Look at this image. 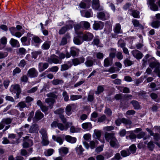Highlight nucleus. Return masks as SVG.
Returning a JSON list of instances; mask_svg holds the SVG:
<instances>
[{
  "instance_id": "nucleus-20",
  "label": "nucleus",
  "mask_w": 160,
  "mask_h": 160,
  "mask_svg": "<svg viewBox=\"0 0 160 160\" xmlns=\"http://www.w3.org/2000/svg\"><path fill=\"white\" fill-rule=\"evenodd\" d=\"M112 59L109 57L106 58L104 61V66L105 67H108L112 64Z\"/></svg>"
},
{
  "instance_id": "nucleus-8",
  "label": "nucleus",
  "mask_w": 160,
  "mask_h": 160,
  "mask_svg": "<svg viewBox=\"0 0 160 160\" xmlns=\"http://www.w3.org/2000/svg\"><path fill=\"white\" fill-rule=\"evenodd\" d=\"M72 28V26L71 24L67 25L62 27L59 31V33L60 35L63 34L65 33L67 30H70Z\"/></svg>"
},
{
  "instance_id": "nucleus-41",
  "label": "nucleus",
  "mask_w": 160,
  "mask_h": 160,
  "mask_svg": "<svg viewBox=\"0 0 160 160\" xmlns=\"http://www.w3.org/2000/svg\"><path fill=\"white\" fill-rule=\"evenodd\" d=\"M130 103L133 105L134 109H138L140 108V105L138 101L132 100L131 102Z\"/></svg>"
},
{
  "instance_id": "nucleus-4",
  "label": "nucleus",
  "mask_w": 160,
  "mask_h": 160,
  "mask_svg": "<svg viewBox=\"0 0 160 160\" xmlns=\"http://www.w3.org/2000/svg\"><path fill=\"white\" fill-rule=\"evenodd\" d=\"M11 91L12 92L16 93L17 98H19V94L21 92L20 86L18 84L12 85L11 88Z\"/></svg>"
},
{
  "instance_id": "nucleus-2",
  "label": "nucleus",
  "mask_w": 160,
  "mask_h": 160,
  "mask_svg": "<svg viewBox=\"0 0 160 160\" xmlns=\"http://www.w3.org/2000/svg\"><path fill=\"white\" fill-rule=\"evenodd\" d=\"M149 66L151 68H155L154 72L160 78V63L157 61L153 62L150 64Z\"/></svg>"
},
{
  "instance_id": "nucleus-63",
  "label": "nucleus",
  "mask_w": 160,
  "mask_h": 160,
  "mask_svg": "<svg viewBox=\"0 0 160 160\" xmlns=\"http://www.w3.org/2000/svg\"><path fill=\"white\" fill-rule=\"evenodd\" d=\"M26 52V49L23 48H22L19 49L18 53L20 55H24L25 54Z\"/></svg>"
},
{
  "instance_id": "nucleus-55",
  "label": "nucleus",
  "mask_w": 160,
  "mask_h": 160,
  "mask_svg": "<svg viewBox=\"0 0 160 160\" xmlns=\"http://www.w3.org/2000/svg\"><path fill=\"white\" fill-rule=\"evenodd\" d=\"M152 26L154 28H158L160 26V21L158 20H157L153 22L152 23Z\"/></svg>"
},
{
  "instance_id": "nucleus-9",
  "label": "nucleus",
  "mask_w": 160,
  "mask_h": 160,
  "mask_svg": "<svg viewBox=\"0 0 160 160\" xmlns=\"http://www.w3.org/2000/svg\"><path fill=\"white\" fill-rule=\"evenodd\" d=\"M72 122H67L64 125L62 124L59 123L58 124V128L61 131L67 130L69 128V125H72Z\"/></svg>"
},
{
  "instance_id": "nucleus-28",
  "label": "nucleus",
  "mask_w": 160,
  "mask_h": 160,
  "mask_svg": "<svg viewBox=\"0 0 160 160\" xmlns=\"http://www.w3.org/2000/svg\"><path fill=\"white\" fill-rule=\"evenodd\" d=\"M2 144H14L16 143L17 142V141H10L6 137H3L2 138Z\"/></svg>"
},
{
  "instance_id": "nucleus-23",
  "label": "nucleus",
  "mask_w": 160,
  "mask_h": 160,
  "mask_svg": "<svg viewBox=\"0 0 160 160\" xmlns=\"http://www.w3.org/2000/svg\"><path fill=\"white\" fill-rule=\"evenodd\" d=\"M65 140L68 142L73 143H75L77 140L76 138L72 137L69 135H67L65 137Z\"/></svg>"
},
{
  "instance_id": "nucleus-3",
  "label": "nucleus",
  "mask_w": 160,
  "mask_h": 160,
  "mask_svg": "<svg viewBox=\"0 0 160 160\" xmlns=\"http://www.w3.org/2000/svg\"><path fill=\"white\" fill-rule=\"evenodd\" d=\"M47 61L50 63H61L62 62L61 60L59 59L58 57L54 54L52 55L48 59Z\"/></svg>"
},
{
  "instance_id": "nucleus-22",
  "label": "nucleus",
  "mask_w": 160,
  "mask_h": 160,
  "mask_svg": "<svg viewBox=\"0 0 160 160\" xmlns=\"http://www.w3.org/2000/svg\"><path fill=\"white\" fill-rule=\"evenodd\" d=\"M73 41L74 43L78 45H80L83 41V39H82L81 37L79 36L75 37Z\"/></svg>"
},
{
  "instance_id": "nucleus-21",
  "label": "nucleus",
  "mask_w": 160,
  "mask_h": 160,
  "mask_svg": "<svg viewBox=\"0 0 160 160\" xmlns=\"http://www.w3.org/2000/svg\"><path fill=\"white\" fill-rule=\"evenodd\" d=\"M16 107L20 111H22L24 108L27 107V105L24 102L21 101L17 104Z\"/></svg>"
},
{
  "instance_id": "nucleus-29",
  "label": "nucleus",
  "mask_w": 160,
  "mask_h": 160,
  "mask_svg": "<svg viewBox=\"0 0 160 160\" xmlns=\"http://www.w3.org/2000/svg\"><path fill=\"white\" fill-rule=\"evenodd\" d=\"M51 45V42L49 41H46L42 46V49L44 50H47L48 49Z\"/></svg>"
},
{
  "instance_id": "nucleus-44",
  "label": "nucleus",
  "mask_w": 160,
  "mask_h": 160,
  "mask_svg": "<svg viewBox=\"0 0 160 160\" xmlns=\"http://www.w3.org/2000/svg\"><path fill=\"white\" fill-rule=\"evenodd\" d=\"M39 132L42 135V138H48L47 130L45 129L42 128L39 131Z\"/></svg>"
},
{
  "instance_id": "nucleus-24",
  "label": "nucleus",
  "mask_w": 160,
  "mask_h": 160,
  "mask_svg": "<svg viewBox=\"0 0 160 160\" xmlns=\"http://www.w3.org/2000/svg\"><path fill=\"white\" fill-rule=\"evenodd\" d=\"M84 61V58H81L79 59L75 58L72 60V63L74 66L83 63Z\"/></svg>"
},
{
  "instance_id": "nucleus-16",
  "label": "nucleus",
  "mask_w": 160,
  "mask_h": 160,
  "mask_svg": "<svg viewBox=\"0 0 160 160\" xmlns=\"http://www.w3.org/2000/svg\"><path fill=\"white\" fill-rule=\"evenodd\" d=\"M70 37L68 33L66 34L65 36L63 37L61 41L59 44L60 45H64L67 43V40L70 38Z\"/></svg>"
},
{
  "instance_id": "nucleus-36",
  "label": "nucleus",
  "mask_w": 160,
  "mask_h": 160,
  "mask_svg": "<svg viewBox=\"0 0 160 160\" xmlns=\"http://www.w3.org/2000/svg\"><path fill=\"white\" fill-rule=\"evenodd\" d=\"M33 145V142L31 140L29 139L27 141L24 142L23 143L24 148H27L28 147L32 146Z\"/></svg>"
},
{
  "instance_id": "nucleus-19",
  "label": "nucleus",
  "mask_w": 160,
  "mask_h": 160,
  "mask_svg": "<svg viewBox=\"0 0 160 160\" xmlns=\"http://www.w3.org/2000/svg\"><path fill=\"white\" fill-rule=\"evenodd\" d=\"M82 127L83 129L87 130H89L92 128L91 123L89 122L82 123Z\"/></svg>"
},
{
  "instance_id": "nucleus-43",
  "label": "nucleus",
  "mask_w": 160,
  "mask_h": 160,
  "mask_svg": "<svg viewBox=\"0 0 160 160\" xmlns=\"http://www.w3.org/2000/svg\"><path fill=\"white\" fill-rule=\"evenodd\" d=\"M97 17L99 19L102 20H105L106 19L105 13L102 12L97 13Z\"/></svg>"
},
{
  "instance_id": "nucleus-42",
  "label": "nucleus",
  "mask_w": 160,
  "mask_h": 160,
  "mask_svg": "<svg viewBox=\"0 0 160 160\" xmlns=\"http://www.w3.org/2000/svg\"><path fill=\"white\" fill-rule=\"evenodd\" d=\"M79 7L82 8H89L90 5L88 4L87 3L85 2L84 1H82L79 4Z\"/></svg>"
},
{
  "instance_id": "nucleus-59",
  "label": "nucleus",
  "mask_w": 160,
  "mask_h": 160,
  "mask_svg": "<svg viewBox=\"0 0 160 160\" xmlns=\"http://www.w3.org/2000/svg\"><path fill=\"white\" fill-rule=\"evenodd\" d=\"M148 147L150 150L152 151L154 148V144L153 141H151L147 144Z\"/></svg>"
},
{
  "instance_id": "nucleus-34",
  "label": "nucleus",
  "mask_w": 160,
  "mask_h": 160,
  "mask_svg": "<svg viewBox=\"0 0 160 160\" xmlns=\"http://www.w3.org/2000/svg\"><path fill=\"white\" fill-rule=\"evenodd\" d=\"M137 137L139 139L143 138V140H145L149 138V135L145 136V133L144 132H142L137 135Z\"/></svg>"
},
{
  "instance_id": "nucleus-1",
  "label": "nucleus",
  "mask_w": 160,
  "mask_h": 160,
  "mask_svg": "<svg viewBox=\"0 0 160 160\" xmlns=\"http://www.w3.org/2000/svg\"><path fill=\"white\" fill-rule=\"evenodd\" d=\"M47 96L48 98L45 99V102L48 105V106L52 108L55 102V99L57 98V96L53 92L47 94Z\"/></svg>"
},
{
  "instance_id": "nucleus-32",
  "label": "nucleus",
  "mask_w": 160,
  "mask_h": 160,
  "mask_svg": "<svg viewBox=\"0 0 160 160\" xmlns=\"http://www.w3.org/2000/svg\"><path fill=\"white\" fill-rule=\"evenodd\" d=\"M121 122L127 126H129V127H130V126L132 123V122L130 120L127 119L125 118L121 119Z\"/></svg>"
},
{
  "instance_id": "nucleus-64",
  "label": "nucleus",
  "mask_w": 160,
  "mask_h": 160,
  "mask_svg": "<svg viewBox=\"0 0 160 160\" xmlns=\"http://www.w3.org/2000/svg\"><path fill=\"white\" fill-rule=\"evenodd\" d=\"M62 95L64 98V100L66 102H67L69 100V96L66 91H64L62 93Z\"/></svg>"
},
{
  "instance_id": "nucleus-45",
  "label": "nucleus",
  "mask_w": 160,
  "mask_h": 160,
  "mask_svg": "<svg viewBox=\"0 0 160 160\" xmlns=\"http://www.w3.org/2000/svg\"><path fill=\"white\" fill-rule=\"evenodd\" d=\"M136 149L137 148L135 145L134 144H133L129 147V149L128 150H129L131 153L133 154L135 153Z\"/></svg>"
},
{
  "instance_id": "nucleus-46",
  "label": "nucleus",
  "mask_w": 160,
  "mask_h": 160,
  "mask_svg": "<svg viewBox=\"0 0 160 160\" xmlns=\"http://www.w3.org/2000/svg\"><path fill=\"white\" fill-rule=\"evenodd\" d=\"M120 153L121 156L124 157L128 156L131 154L130 152L128 150H122L121 151Z\"/></svg>"
},
{
  "instance_id": "nucleus-31",
  "label": "nucleus",
  "mask_w": 160,
  "mask_h": 160,
  "mask_svg": "<svg viewBox=\"0 0 160 160\" xmlns=\"http://www.w3.org/2000/svg\"><path fill=\"white\" fill-rule=\"evenodd\" d=\"M121 26L119 23H118L116 24L114 28V32L117 34L120 33L121 32Z\"/></svg>"
},
{
  "instance_id": "nucleus-50",
  "label": "nucleus",
  "mask_w": 160,
  "mask_h": 160,
  "mask_svg": "<svg viewBox=\"0 0 160 160\" xmlns=\"http://www.w3.org/2000/svg\"><path fill=\"white\" fill-rule=\"evenodd\" d=\"M81 95H72L70 96V100L72 101H75L82 98Z\"/></svg>"
},
{
  "instance_id": "nucleus-53",
  "label": "nucleus",
  "mask_w": 160,
  "mask_h": 160,
  "mask_svg": "<svg viewBox=\"0 0 160 160\" xmlns=\"http://www.w3.org/2000/svg\"><path fill=\"white\" fill-rule=\"evenodd\" d=\"M12 119L10 118H3L1 121L5 125L6 124H9L11 123L12 122Z\"/></svg>"
},
{
  "instance_id": "nucleus-54",
  "label": "nucleus",
  "mask_w": 160,
  "mask_h": 160,
  "mask_svg": "<svg viewBox=\"0 0 160 160\" xmlns=\"http://www.w3.org/2000/svg\"><path fill=\"white\" fill-rule=\"evenodd\" d=\"M124 63L125 66L127 67L133 64V62L129 59L127 58L124 61Z\"/></svg>"
},
{
  "instance_id": "nucleus-17",
  "label": "nucleus",
  "mask_w": 160,
  "mask_h": 160,
  "mask_svg": "<svg viewBox=\"0 0 160 160\" xmlns=\"http://www.w3.org/2000/svg\"><path fill=\"white\" fill-rule=\"evenodd\" d=\"M105 138L106 140L109 142L112 139L116 138L114 136V134L113 133H106L105 134Z\"/></svg>"
},
{
  "instance_id": "nucleus-18",
  "label": "nucleus",
  "mask_w": 160,
  "mask_h": 160,
  "mask_svg": "<svg viewBox=\"0 0 160 160\" xmlns=\"http://www.w3.org/2000/svg\"><path fill=\"white\" fill-rule=\"evenodd\" d=\"M21 41L23 45H29L30 44V39L26 37H22L21 38Z\"/></svg>"
},
{
  "instance_id": "nucleus-52",
  "label": "nucleus",
  "mask_w": 160,
  "mask_h": 160,
  "mask_svg": "<svg viewBox=\"0 0 160 160\" xmlns=\"http://www.w3.org/2000/svg\"><path fill=\"white\" fill-rule=\"evenodd\" d=\"M42 52L40 51H36L32 52V58L36 59L37 58L38 56L41 54Z\"/></svg>"
},
{
  "instance_id": "nucleus-14",
  "label": "nucleus",
  "mask_w": 160,
  "mask_h": 160,
  "mask_svg": "<svg viewBox=\"0 0 160 160\" xmlns=\"http://www.w3.org/2000/svg\"><path fill=\"white\" fill-rule=\"evenodd\" d=\"M9 43L11 46L14 48H18L20 46L19 42L13 38H11L9 41Z\"/></svg>"
},
{
  "instance_id": "nucleus-56",
  "label": "nucleus",
  "mask_w": 160,
  "mask_h": 160,
  "mask_svg": "<svg viewBox=\"0 0 160 160\" xmlns=\"http://www.w3.org/2000/svg\"><path fill=\"white\" fill-rule=\"evenodd\" d=\"M98 141L97 140L91 141L90 142V147L92 149H93L95 147L96 145L98 144Z\"/></svg>"
},
{
  "instance_id": "nucleus-48",
  "label": "nucleus",
  "mask_w": 160,
  "mask_h": 160,
  "mask_svg": "<svg viewBox=\"0 0 160 160\" xmlns=\"http://www.w3.org/2000/svg\"><path fill=\"white\" fill-rule=\"evenodd\" d=\"M70 132L72 133H75L80 132L81 129L79 128H76L74 126H72L70 128Z\"/></svg>"
},
{
  "instance_id": "nucleus-37",
  "label": "nucleus",
  "mask_w": 160,
  "mask_h": 160,
  "mask_svg": "<svg viewBox=\"0 0 160 160\" xmlns=\"http://www.w3.org/2000/svg\"><path fill=\"white\" fill-rule=\"evenodd\" d=\"M73 106V104H70L67 106L65 108V110L66 114L67 115L69 116L71 114L72 107Z\"/></svg>"
},
{
  "instance_id": "nucleus-35",
  "label": "nucleus",
  "mask_w": 160,
  "mask_h": 160,
  "mask_svg": "<svg viewBox=\"0 0 160 160\" xmlns=\"http://www.w3.org/2000/svg\"><path fill=\"white\" fill-rule=\"evenodd\" d=\"M75 150L80 155H81L82 152L84 151V149L81 145H78L75 148Z\"/></svg>"
},
{
  "instance_id": "nucleus-57",
  "label": "nucleus",
  "mask_w": 160,
  "mask_h": 160,
  "mask_svg": "<svg viewBox=\"0 0 160 160\" xmlns=\"http://www.w3.org/2000/svg\"><path fill=\"white\" fill-rule=\"evenodd\" d=\"M132 23L134 27H140L142 26V25L140 23L139 21L137 19H132Z\"/></svg>"
},
{
  "instance_id": "nucleus-15",
  "label": "nucleus",
  "mask_w": 160,
  "mask_h": 160,
  "mask_svg": "<svg viewBox=\"0 0 160 160\" xmlns=\"http://www.w3.org/2000/svg\"><path fill=\"white\" fill-rule=\"evenodd\" d=\"M48 67V64L47 63H39L38 64V70L39 72H41L47 69Z\"/></svg>"
},
{
  "instance_id": "nucleus-61",
  "label": "nucleus",
  "mask_w": 160,
  "mask_h": 160,
  "mask_svg": "<svg viewBox=\"0 0 160 160\" xmlns=\"http://www.w3.org/2000/svg\"><path fill=\"white\" fill-rule=\"evenodd\" d=\"M132 15L133 17L136 18H139L140 17L139 12L135 10L132 11Z\"/></svg>"
},
{
  "instance_id": "nucleus-30",
  "label": "nucleus",
  "mask_w": 160,
  "mask_h": 160,
  "mask_svg": "<svg viewBox=\"0 0 160 160\" xmlns=\"http://www.w3.org/2000/svg\"><path fill=\"white\" fill-rule=\"evenodd\" d=\"M43 117V114L40 111H37L35 114V118L39 120L41 119Z\"/></svg>"
},
{
  "instance_id": "nucleus-27",
  "label": "nucleus",
  "mask_w": 160,
  "mask_h": 160,
  "mask_svg": "<svg viewBox=\"0 0 160 160\" xmlns=\"http://www.w3.org/2000/svg\"><path fill=\"white\" fill-rule=\"evenodd\" d=\"M52 138L54 141L58 143L60 145L63 143L64 140L60 137H56L53 135L52 136Z\"/></svg>"
},
{
  "instance_id": "nucleus-13",
  "label": "nucleus",
  "mask_w": 160,
  "mask_h": 160,
  "mask_svg": "<svg viewBox=\"0 0 160 160\" xmlns=\"http://www.w3.org/2000/svg\"><path fill=\"white\" fill-rule=\"evenodd\" d=\"M93 37V35L92 33L87 32L83 35L82 38L83 41H89L91 40Z\"/></svg>"
},
{
  "instance_id": "nucleus-5",
  "label": "nucleus",
  "mask_w": 160,
  "mask_h": 160,
  "mask_svg": "<svg viewBox=\"0 0 160 160\" xmlns=\"http://www.w3.org/2000/svg\"><path fill=\"white\" fill-rule=\"evenodd\" d=\"M27 75L31 78H35L38 75V72L34 68H32L28 71Z\"/></svg>"
},
{
  "instance_id": "nucleus-40",
  "label": "nucleus",
  "mask_w": 160,
  "mask_h": 160,
  "mask_svg": "<svg viewBox=\"0 0 160 160\" xmlns=\"http://www.w3.org/2000/svg\"><path fill=\"white\" fill-rule=\"evenodd\" d=\"M54 152V150L52 148L46 150L44 152V154L46 156H50L52 155Z\"/></svg>"
},
{
  "instance_id": "nucleus-10",
  "label": "nucleus",
  "mask_w": 160,
  "mask_h": 160,
  "mask_svg": "<svg viewBox=\"0 0 160 160\" xmlns=\"http://www.w3.org/2000/svg\"><path fill=\"white\" fill-rule=\"evenodd\" d=\"M81 15L82 17L89 18L92 16V12L91 10L81 11Z\"/></svg>"
},
{
  "instance_id": "nucleus-49",
  "label": "nucleus",
  "mask_w": 160,
  "mask_h": 160,
  "mask_svg": "<svg viewBox=\"0 0 160 160\" xmlns=\"http://www.w3.org/2000/svg\"><path fill=\"white\" fill-rule=\"evenodd\" d=\"M116 50L115 49H111L109 55V58L112 59L114 58L116 56Z\"/></svg>"
},
{
  "instance_id": "nucleus-11",
  "label": "nucleus",
  "mask_w": 160,
  "mask_h": 160,
  "mask_svg": "<svg viewBox=\"0 0 160 160\" xmlns=\"http://www.w3.org/2000/svg\"><path fill=\"white\" fill-rule=\"evenodd\" d=\"M109 143L110 146L114 148H118L120 146L116 138L110 141Z\"/></svg>"
},
{
  "instance_id": "nucleus-62",
  "label": "nucleus",
  "mask_w": 160,
  "mask_h": 160,
  "mask_svg": "<svg viewBox=\"0 0 160 160\" xmlns=\"http://www.w3.org/2000/svg\"><path fill=\"white\" fill-rule=\"evenodd\" d=\"M78 49L74 47H72L71 48L70 53L72 56H75L77 54V52Z\"/></svg>"
},
{
  "instance_id": "nucleus-26",
  "label": "nucleus",
  "mask_w": 160,
  "mask_h": 160,
  "mask_svg": "<svg viewBox=\"0 0 160 160\" xmlns=\"http://www.w3.org/2000/svg\"><path fill=\"white\" fill-rule=\"evenodd\" d=\"M100 7L99 0H93L92 7L95 10H98L99 9Z\"/></svg>"
},
{
  "instance_id": "nucleus-58",
  "label": "nucleus",
  "mask_w": 160,
  "mask_h": 160,
  "mask_svg": "<svg viewBox=\"0 0 160 160\" xmlns=\"http://www.w3.org/2000/svg\"><path fill=\"white\" fill-rule=\"evenodd\" d=\"M32 40L35 43H41L42 41V40L38 37L37 36H34L32 38Z\"/></svg>"
},
{
  "instance_id": "nucleus-6",
  "label": "nucleus",
  "mask_w": 160,
  "mask_h": 160,
  "mask_svg": "<svg viewBox=\"0 0 160 160\" xmlns=\"http://www.w3.org/2000/svg\"><path fill=\"white\" fill-rule=\"evenodd\" d=\"M104 26L103 23L102 22L94 21L92 27L94 29L98 30V29H102Z\"/></svg>"
},
{
  "instance_id": "nucleus-7",
  "label": "nucleus",
  "mask_w": 160,
  "mask_h": 160,
  "mask_svg": "<svg viewBox=\"0 0 160 160\" xmlns=\"http://www.w3.org/2000/svg\"><path fill=\"white\" fill-rule=\"evenodd\" d=\"M154 0H148L147 3L150 5L151 10L153 11H157L158 10V8Z\"/></svg>"
},
{
  "instance_id": "nucleus-33",
  "label": "nucleus",
  "mask_w": 160,
  "mask_h": 160,
  "mask_svg": "<svg viewBox=\"0 0 160 160\" xmlns=\"http://www.w3.org/2000/svg\"><path fill=\"white\" fill-rule=\"evenodd\" d=\"M59 152L61 154L66 155L68 152V149L66 147H62L59 149Z\"/></svg>"
},
{
  "instance_id": "nucleus-25",
  "label": "nucleus",
  "mask_w": 160,
  "mask_h": 160,
  "mask_svg": "<svg viewBox=\"0 0 160 160\" xmlns=\"http://www.w3.org/2000/svg\"><path fill=\"white\" fill-rule=\"evenodd\" d=\"M91 59L90 57H88L86 58L85 64L87 67H91L93 66L94 62Z\"/></svg>"
},
{
  "instance_id": "nucleus-51",
  "label": "nucleus",
  "mask_w": 160,
  "mask_h": 160,
  "mask_svg": "<svg viewBox=\"0 0 160 160\" xmlns=\"http://www.w3.org/2000/svg\"><path fill=\"white\" fill-rule=\"evenodd\" d=\"M104 86H99L97 88V90L95 92V94L97 95H98L100 93L104 91Z\"/></svg>"
},
{
  "instance_id": "nucleus-60",
  "label": "nucleus",
  "mask_w": 160,
  "mask_h": 160,
  "mask_svg": "<svg viewBox=\"0 0 160 160\" xmlns=\"http://www.w3.org/2000/svg\"><path fill=\"white\" fill-rule=\"evenodd\" d=\"M42 138V140L41 142V143L43 146H47L48 145L49 143V141L48 140V137Z\"/></svg>"
},
{
  "instance_id": "nucleus-38",
  "label": "nucleus",
  "mask_w": 160,
  "mask_h": 160,
  "mask_svg": "<svg viewBox=\"0 0 160 160\" xmlns=\"http://www.w3.org/2000/svg\"><path fill=\"white\" fill-rule=\"evenodd\" d=\"M38 130L37 125L33 124L30 127L29 130V132L31 133H34L37 131Z\"/></svg>"
},
{
  "instance_id": "nucleus-39",
  "label": "nucleus",
  "mask_w": 160,
  "mask_h": 160,
  "mask_svg": "<svg viewBox=\"0 0 160 160\" xmlns=\"http://www.w3.org/2000/svg\"><path fill=\"white\" fill-rule=\"evenodd\" d=\"M51 82L53 85H57L63 84L64 81L62 79H54L51 81Z\"/></svg>"
},
{
  "instance_id": "nucleus-12",
  "label": "nucleus",
  "mask_w": 160,
  "mask_h": 160,
  "mask_svg": "<svg viewBox=\"0 0 160 160\" xmlns=\"http://www.w3.org/2000/svg\"><path fill=\"white\" fill-rule=\"evenodd\" d=\"M133 56L137 59H140L142 57V54L137 50H135L132 51Z\"/></svg>"
},
{
  "instance_id": "nucleus-47",
  "label": "nucleus",
  "mask_w": 160,
  "mask_h": 160,
  "mask_svg": "<svg viewBox=\"0 0 160 160\" xmlns=\"http://www.w3.org/2000/svg\"><path fill=\"white\" fill-rule=\"evenodd\" d=\"M81 24L82 25L84 28L86 29H88L90 28V24L88 22L83 21L81 22Z\"/></svg>"
}]
</instances>
